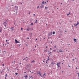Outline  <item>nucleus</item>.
<instances>
[{"mask_svg": "<svg viewBox=\"0 0 79 79\" xmlns=\"http://www.w3.org/2000/svg\"><path fill=\"white\" fill-rule=\"evenodd\" d=\"M3 24H4V26H5V27H6V25L7 24V23H6V21L4 22L3 23Z\"/></svg>", "mask_w": 79, "mask_h": 79, "instance_id": "1", "label": "nucleus"}, {"mask_svg": "<svg viewBox=\"0 0 79 79\" xmlns=\"http://www.w3.org/2000/svg\"><path fill=\"white\" fill-rule=\"evenodd\" d=\"M15 10L16 11H18V6H15Z\"/></svg>", "mask_w": 79, "mask_h": 79, "instance_id": "2", "label": "nucleus"}, {"mask_svg": "<svg viewBox=\"0 0 79 79\" xmlns=\"http://www.w3.org/2000/svg\"><path fill=\"white\" fill-rule=\"evenodd\" d=\"M57 66H58V68L60 67V63H57Z\"/></svg>", "mask_w": 79, "mask_h": 79, "instance_id": "3", "label": "nucleus"}, {"mask_svg": "<svg viewBox=\"0 0 79 79\" xmlns=\"http://www.w3.org/2000/svg\"><path fill=\"white\" fill-rule=\"evenodd\" d=\"M2 30H3L2 28L1 27H0V33L1 32H2Z\"/></svg>", "mask_w": 79, "mask_h": 79, "instance_id": "4", "label": "nucleus"}, {"mask_svg": "<svg viewBox=\"0 0 79 79\" xmlns=\"http://www.w3.org/2000/svg\"><path fill=\"white\" fill-rule=\"evenodd\" d=\"M15 43L16 44H17L18 43H20V42L19 41H17V40H15Z\"/></svg>", "mask_w": 79, "mask_h": 79, "instance_id": "5", "label": "nucleus"}, {"mask_svg": "<svg viewBox=\"0 0 79 79\" xmlns=\"http://www.w3.org/2000/svg\"><path fill=\"white\" fill-rule=\"evenodd\" d=\"M38 74H39V75L40 76H41V75L42 74V73H40V72L39 71L38 72Z\"/></svg>", "mask_w": 79, "mask_h": 79, "instance_id": "6", "label": "nucleus"}, {"mask_svg": "<svg viewBox=\"0 0 79 79\" xmlns=\"http://www.w3.org/2000/svg\"><path fill=\"white\" fill-rule=\"evenodd\" d=\"M49 58H50V57L48 56V58L46 60L47 61H49L50 60V59H49Z\"/></svg>", "mask_w": 79, "mask_h": 79, "instance_id": "7", "label": "nucleus"}, {"mask_svg": "<svg viewBox=\"0 0 79 79\" xmlns=\"http://www.w3.org/2000/svg\"><path fill=\"white\" fill-rule=\"evenodd\" d=\"M52 64H53V65H54V64H55V62H52Z\"/></svg>", "mask_w": 79, "mask_h": 79, "instance_id": "8", "label": "nucleus"}, {"mask_svg": "<svg viewBox=\"0 0 79 79\" xmlns=\"http://www.w3.org/2000/svg\"><path fill=\"white\" fill-rule=\"evenodd\" d=\"M27 75H26V76H25V77L26 79H27Z\"/></svg>", "mask_w": 79, "mask_h": 79, "instance_id": "9", "label": "nucleus"}, {"mask_svg": "<svg viewBox=\"0 0 79 79\" xmlns=\"http://www.w3.org/2000/svg\"><path fill=\"white\" fill-rule=\"evenodd\" d=\"M7 75H8V74H6V75H5V78H6V77L7 76Z\"/></svg>", "mask_w": 79, "mask_h": 79, "instance_id": "10", "label": "nucleus"}, {"mask_svg": "<svg viewBox=\"0 0 79 79\" xmlns=\"http://www.w3.org/2000/svg\"><path fill=\"white\" fill-rule=\"evenodd\" d=\"M42 5V6H41L40 7V8H43V7H44V6L43 5Z\"/></svg>", "mask_w": 79, "mask_h": 79, "instance_id": "11", "label": "nucleus"}, {"mask_svg": "<svg viewBox=\"0 0 79 79\" xmlns=\"http://www.w3.org/2000/svg\"><path fill=\"white\" fill-rule=\"evenodd\" d=\"M73 39L74 40V41H75V42H76V39H75V38H74Z\"/></svg>", "mask_w": 79, "mask_h": 79, "instance_id": "12", "label": "nucleus"}, {"mask_svg": "<svg viewBox=\"0 0 79 79\" xmlns=\"http://www.w3.org/2000/svg\"><path fill=\"white\" fill-rule=\"evenodd\" d=\"M43 4H44V1H43L42 2V5Z\"/></svg>", "mask_w": 79, "mask_h": 79, "instance_id": "13", "label": "nucleus"}, {"mask_svg": "<svg viewBox=\"0 0 79 79\" xmlns=\"http://www.w3.org/2000/svg\"><path fill=\"white\" fill-rule=\"evenodd\" d=\"M70 14V12H69V13L68 14H67V16H68V15H69Z\"/></svg>", "mask_w": 79, "mask_h": 79, "instance_id": "14", "label": "nucleus"}, {"mask_svg": "<svg viewBox=\"0 0 79 79\" xmlns=\"http://www.w3.org/2000/svg\"><path fill=\"white\" fill-rule=\"evenodd\" d=\"M27 31H29V28L27 29Z\"/></svg>", "mask_w": 79, "mask_h": 79, "instance_id": "15", "label": "nucleus"}, {"mask_svg": "<svg viewBox=\"0 0 79 79\" xmlns=\"http://www.w3.org/2000/svg\"><path fill=\"white\" fill-rule=\"evenodd\" d=\"M48 9V7H45V9Z\"/></svg>", "mask_w": 79, "mask_h": 79, "instance_id": "16", "label": "nucleus"}, {"mask_svg": "<svg viewBox=\"0 0 79 79\" xmlns=\"http://www.w3.org/2000/svg\"><path fill=\"white\" fill-rule=\"evenodd\" d=\"M37 23V20H36V21L35 22V23Z\"/></svg>", "mask_w": 79, "mask_h": 79, "instance_id": "17", "label": "nucleus"}, {"mask_svg": "<svg viewBox=\"0 0 79 79\" xmlns=\"http://www.w3.org/2000/svg\"><path fill=\"white\" fill-rule=\"evenodd\" d=\"M62 50H60L59 51V52H63V51H61Z\"/></svg>", "mask_w": 79, "mask_h": 79, "instance_id": "18", "label": "nucleus"}, {"mask_svg": "<svg viewBox=\"0 0 79 79\" xmlns=\"http://www.w3.org/2000/svg\"><path fill=\"white\" fill-rule=\"evenodd\" d=\"M11 29H12V31H13V27H12Z\"/></svg>", "mask_w": 79, "mask_h": 79, "instance_id": "19", "label": "nucleus"}, {"mask_svg": "<svg viewBox=\"0 0 79 79\" xmlns=\"http://www.w3.org/2000/svg\"><path fill=\"white\" fill-rule=\"evenodd\" d=\"M77 25H78V24H79V23H78V22H77Z\"/></svg>", "mask_w": 79, "mask_h": 79, "instance_id": "20", "label": "nucleus"}, {"mask_svg": "<svg viewBox=\"0 0 79 79\" xmlns=\"http://www.w3.org/2000/svg\"><path fill=\"white\" fill-rule=\"evenodd\" d=\"M33 25V23H32L31 24H30V26H32Z\"/></svg>", "mask_w": 79, "mask_h": 79, "instance_id": "21", "label": "nucleus"}, {"mask_svg": "<svg viewBox=\"0 0 79 79\" xmlns=\"http://www.w3.org/2000/svg\"><path fill=\"white\" fill-rule=\"evenodd\" d=\"M53 34H55V32L53 31L52 33Z\"/></svg>", "mask_w": 79, "mask_h": 79, "instance_id": "22", "label": "nucleus"}, {"mask_svg": "<svg viewBox=\"0 0 79 79\" xmlns=\"http://www.w3.org/2000/svg\"><path fill=\"white\" fill-rule=\"evenodd\" d=\"M40 41H41L42 40V39H41V38H40Z\"/></svg>", "mask_w": 79, "mask_h": 79, "instance_id": "23", "label": "nucleus"}, {"mask_svg": "<svg viewBox=\"0 0 79 79\" xmlns=\"http://www.w3.org/2000/svg\"><path fill=\"white\" fill-rule=\"evenodd\" d=\"M34 61L33 60V61H31V63H34Z\"/></svg>", "mask_w": 79, "mask_h": 79, "instance_id": "24", "label": "nucleus"}, {"mask_svg": "<svg viewBox=\"0 0 79 79\" xmlns=\"http://www.w3.org/2000/svg\"><path fill=\"white\" fill-rule=\"evenodd\" d=\"M21 30H22V31H23V28H21Z\"/></svg>", "mask_w": 79, "mask_h": 79, "instance_id": "25", "label": "nucleus"}, {"mask_svg": "<svg viewBox=\"0 0 79 79\" xmlns=\"http://www.w3.org/2000/svg\"><path fill=\"white\" fill-rule=\"evenodd\" d=\"M45 74H46L45 73H44V74L43 75V76H45Z\"/></svg>", "mask_w": 79, "mask_h": 79, "instance_id": "26", "label": "nucleus"}, {"mask_svg": "<svg viewBox=\"0 0 79 79\" xmlns=\"http://www.w3.org/2000/svg\"><path fill=\"white\" fill-rule=\"evenodd\" d=\"M78 77H79V73H78Z\"/></svg>", "mask_w": 79, "mask_h": 79, "instance_id": "27", "label": "nucleus"}, {"mask_svg": "<svg viewBox=\"0 0 79 79\" xmlns=\"http://www.w3.org/2000/svg\"><path fill=\"white\" fill-rule=\"evenodd\" d=\"M39 8V6H38L37 7V8Z\"/></svg>", "mask_w": 79, "mask_h": 79, "instance_id": "28", "label": "nucleus"}, {"mask_svg": "<svg viewBox=\"0 0 79 79\" xmlns=\"http://www.w3.org/2000/svg\"><path fill=\"white\" fill-rule=\"evenodd\" d=\"M74 26H77V24H74Z\"/></svg>", "mask_w": 79, "mask_h": 79, "instance_id": "29", "label": "nucleus"}, {"mask_svg": "<svg viewBox=\"0 0 79 79\" xmlns=\"http://www.w3.org/2000/svg\"><path fill=\"white\" fill-rule=\"evenodd\" d=\"M15 74L16 75H17V74H18V73H15Z\"/></svg>", "mask_w": 79, "mask_h": 79, "instance_id": "30", "label": "nucleus"}, {"mask_svg": "<svg viewBox=\"0 0 79 79\" xmlns=\"http://www.w3.org/2000/svg\"><path fill=\"white\" fill-rule=\"evenodd\" d=\"M2 66H5V65H4V64H2Z\"/></svg>", "mask_w": 79, "mask_h": 79, "instance_id": "31", "label": "nucleus"}, {"mask_svg": "<svg viewBox=\"0 0 79 79\" xmlns=\"http://www.w3.org/2000/svg\"><path fill=\"white\" fill-rule=\"evenodd\" d=\"M19 64L20 65H21V63H19Z\"/></svg>", "mask_w": 79, "mask_h": 79, "instance_id": "32", "label": "nucleus"}, {"mask_svg": "<svg viewBox=\"0 0 79 79\" xmlns=\"http://www.w3.org/2000/svg\"><path fill=\"white\" fill-rule=\"evenodd\" d=\"M52 32H51L50 33V35H52Z\"/></svg>", "mask_w": 79, "mask_h": 79, "instance_id": "33", "label": "nucleus"}, {"mask_svg": "<svg viewBox=\"0 0 79 79\" xmlns=\"http://www.w3.org/2000/svg\"><path fill=\"white\" fill-rule=\"evenodd\" d=\"M68 67L69 68V67H70V66H69V64L68 65Z\"/></svg>", "mask_w": 79, "mask_h": 79, "instance_id": "34", "label": "nucleus"}, {"mask_svg": "<svg viewBox=\"0 0 79 79\" xmlns=\"http://www.w3.org/2000/svg\"><path fill=\"white\" fill-rule=\"evenodd\" d=\"M47 61H48L47 60H46V63H47Z\"/></svg>", "mask_w": 79, "mask_h": 79, "instance_id": "35", "label": "nucleus"}, {"mask_svg": "<svg viewBox=\"0 0 79 79\" xmlns=\"http://www.w3.org/2000/svg\"><path fill=\"white\" fill-rule=\"evenodd\" d=\"M6 42H8V40H6Z\"/></svg>", "mask_w": 79, "mask_h": 79, "instance_id": "36", "label": "nucleus"}, {"mask_svg": "<svg viewBox=\"0 0 79 79\" xmlns=\"http://www.w3.org/2000/svg\"><path fill=\"white\" fill-rule=\"evenodd\" d=\"M33 16H35V14H33Z\"/></svg>", "mask_w": 79, "mask_h": 79, "instance_id": "37", "label": "nucleus"}, {"mask_svg": "<svg viewBox=\"0 0 79 79\" xmlns=\"http://www.w3.org/2000/svg\"><path fill=\"white\" fill-rule=\"evenodd\" d=\"M2 72H3V70H2V71L1 72V73H2Z\"/></svg>", "mask_w": 79, "mask_h": 79, "instance_id": "38", "label": "nucleus"}, {"mask_svg": "<svg viewBox=\"0 0 79 79\" xmlns=\"http://www.w3.org/2000/svg\"><path fill=\"white\" fill-rule=\"evenodd\" d=\"M60 69L61 70V67H60Z\"/></svg>", "mask_w": 79, "mask_h": 79, "instance_id": "39", "label": "nucleus"}, {"mask_svg": "<svg viewBox=\"0 0 79 79\" xmlns=\"http://www.w3.org/2000/svg\"><path fill=\"white\" fill-rule=\"evenodd\" d=\"M25 60V58H24L23 59V60Z\"/></svg>", "mask_w": 79, "mask_h": 79, "instance_id": "40", "label": "nucleus"}, {"mask_svg": "<svg viewBox=\"0 0 79 79\" xmlns=\"http://www.w3.org/2000/svg\"><path fill=\"white\" fill-rule=\"evenodd\" d=\"M7 70H8V71H10V69H7Z\"/></svg>", "mask_w": 79, "mask_h": 79, "instance_id": "41", "label": "nucleus"}, {"mask_svg": "<svg viewBox=\"0 0 79 79\" xmlns=\"http://www.w3.org/2000/svg\"><path fill=\"white\" fill-rule=\"evenodd\" d=\"M73 61H74V59H73Z\"/></svg>", "mask_w": 79, "mask_h": 79, "instance_id": "42", "label": "nucleus"}, {"mask_svg": "<svg viewBox=\"0 0 79 79\" xmlns=\"http://www.w3.org/2000/svg\"><path fill=\"white\" fill-rule=\"evenodd\" d=\"M36 47V46H35V48Z\"/></svg>", "mask_w": 79, "mask_h": 79, "instance_id": "43", "label": "nucleus"}, {"mask_svg": "<svg viewBox=\"0 0 79 79\" xmlns=\"http://www.w3.org/2000/svg\"><path fill=\"white\" fill-rule=\"evenodd\" d=\"M8 44H9V43L8 42H7Z\"/></svg>", "mask_w": 79, "mask_h": 79, "instance_id": "44", "label": "nucleus"}, {"mask_svg": "<svg viewBox=\"0 0 79 79\" xmlns=\"http://www.w3.org/2000/svg\"><path fill=\"white\" fill-rule=\"evenodd\" d=\"M29 37L27 38V39H29Z\"/></svg>", "mask_w": 79, "mask_h": 79, "instance_id": "45", "label": "nucleus"}, {"mask_svg": "<svg viewBox=\"0 0 79 79\" xmlns=\"http://www.w3.org/2000/svg\"><path fill=\"white\" fill-rule=\"evenodd\" d=\"M50 50H52V48H50Z\"/></svg>", "mask_w": 79, "mask_h": 79, "instance_id": "46", "label": "nucleus"}, {"mask_svg": "<svg viewBox=\"0 0 79 79\" xmlns=\"http://www.w3.org/2000/svg\"><path fill=\"white\" fill-rule=\"evenodd\" d=\"M36 40H37V39H36Z\"/></svg>", "mask_w": 79, "mask_h": 79, "instance_id": "47", "label": "nucleus"}, {"mask_svg": "<svg viewBox=\"0 0 79 79\" xmlns=\"http://www.w3.org/2000/svg\"><path fill=\"white\" fill-rule=\"evenodd\" d=\"M12 63H15V62H12Z\"/></svg>", "mask_w": 79, "mask_h": 79, "instance_id": "48", "label": "nucleus"}, {"mask_svg": "<svg viewBox=\"0 0 79 79\" xmlns=\"http://www.w3.org/2000/svg\"><path fill=\"white\" fill-rule=\"evenodd\" d=\"M62 73H63V71H62Z\"/></svg>", "mask_w": 79, "mask_h": 79, "instance_id": "49", "label": "nucleus"}, {"mask_svg": "<svg viewBox=\"0 0 79 79\" xmlns=\"http://www.w3.org/2000/svg\"><path fill=\"white\" fill-rule=\"evenodd\" d=\"M32 77V78H33V77Z\"/></svg>", "mask_w": 79, "mask_h": 79, "instance_id": "50", "label": "nucleus"}, {"mask_svg": "<svg viewBox=\"0 0 79 79\" xmlns=\"http://www.w3.org/2000/svg\"><path fill=\"white\" fill-rule=\"evenodd\" d=\"M26 73V72H24V73Z\"/></svg>", "mask_w": 79, "mask_h": 79, "instance_id": "51", "label": "nucleus"}, {"mask_svg": "<svg viewBox=\"0 0 79 79\" xmlns=\"http://www.w3.org/2000/svg\"><path fill=\"white\" fill-rule=\"evenodd\" d=\"M8 68L7 67V69H8Z\"/></svg>", "mask_w": 79, "mask_h": 79, "instance_id": "52", "label": "nucleus"}, {"mask_svg": "<svg viewBox=\"0 0 79 79\" xmlns=\"http://www.w3.org/2000/svg\"><path fill=\"white\" fill-rule=\"evenodd\" d=\"M54 47H56V46H55Z\"/></svg>", "mask_w": 79, "mask_h": 79, "instance_id": "53", "label": "nucleus"}, {"mask_svg": "<svg viewBox=\"0 0 79 79\" xmlns=\"http://www.w3.org/2000/svg\"><path fill=\"white\" fill-rule=\"evenodd\" d=\"M26 45L27 46V44H26Z\"/></svg>", "mask_w": 79, "mask_h": 79, "instance_id": "54", "label": "nucleus"}, {"mask_svg": "<svg viewBox=\"0 0 79 79\" xmlns=\"http://www.w3.org/2000/svg\"><path fill=\"white\" fill-rule=\"evenodd\" d=\"M63 3H61V4L62 5Z\"/></svg>", "mask_w": 79, "mask_h": 79, "instance_id": "55", "label": "nucleus"}, {"mask_svg": "<svg viewBox=\"0 0 79 79\" xmlns=\"http://www.w3.org/2000/svg\"><path fill=\"white\" fill-rule=\"evenodd\" d=\"M5 79H6V78H5Z\"/></svg>", "mask_w": 79, "mask_h": 79, "instance_id": "56", "label": "nucleus"}, {"mask_svg": "<svg viewBox=\"0 0 79 79\" xmlns=\"http://www.w3.org/2000/svg\"><path fill=\"white\" fill-rule=\"evenodd\" d=\"M62 64H63V63H62Z\"/></svg>", "mask_w": 79, "mask_h": 79, "instance_id": "57", "label": "nucleus"}, {"mask_svg": "<svg viewBox=\"0 0 79 79\" xmlns=\"http://www.w3.org/2000/svg\"><path fill=\"white\" fill-rule=\"evenodd\" d=\"M43 62H44V60H43Z\"/></svg>", "mask_w": 79, "mask_h": 79, "instance_id": "58", "label": "nucleus"}, {"mask_svg": "<svg viewBox=\"0 0 79 79\" xmlns=\"http://www.w3.org/2000/svg\"><path fill=\"white\" fill-rule=\"evenodd\" d=\"M48 39H49V37H48Z\"/></svg>", "mask_w": 79, "mask_h": 79, "instance_id": "59", "label": "nucleus"}, {"mask_svg": "<svg viewBox=\"0 0 79 79\" xmlns=\"http://www.w3.org/2000/svg\"><path fill=\"white\" fill-rule=\"evenodd\" d=\"M33 50H34V51L35 50V49H34Z\"/></svg>", "mask_w": 79, "mask_h": 79, "instance_id": "60", "label": "nucleus"}, {"mask_svg": "<svg viewBox=\"0 0 79 79\" xmlns=\"http://www.w3.org/2000/svg\"><path fill=\"white\" fill-rule=\"evenodd\" d=\"M45 4L46 3V2H45Z\"/></svg>", "mask_w": 79, "mask_h": 79, "instance_id": "61", "label": "nucleus"}, {"mask_svg": "<svg viewBox=\"0 0 79 79\" xmlns=\"http://www.w3.org/2000/svg\"><path fill=\"white\" fill-rule=\"evenodd\" d=\"M73 0V1H74V0Z\"/></svg>", "mask_w": 79, "mask_h": 79, "instance_id": "62", "label": "nucleus"}, {"mask_svg": "<svg viewBox=\"0 0 79 79\" xmlns=\"http://www.w3.org/2000/svg\"><path fill=\"white\" fill-rule=\"evenodd\" d=\"M47 2H48V1H47Z\"/></svg>", "mask_w": 79, "mask_h": 79, "instance_id": "63", "label": "nucleus"}, {"mask_svg": "<svg viewBox=\"0 0 79 79\" xmlns=\"http://www.w3.org/2000/svg\"><path fill=\"white\" fill-rule=\"evenodd\" d=\"M14 24H15V23H14Z\"/></svg>", "mask_w": 79, "mask_h": 79, "instance_id": "64", "label": "nucleus"}]
</instances>
